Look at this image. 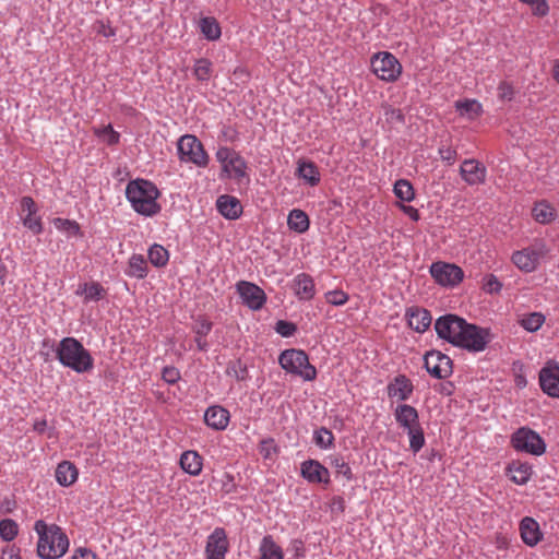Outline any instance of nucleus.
I'll return each mask as SVG.
<instances>
[{
    "instance_id": "nucleus-51",
    "label": "nucleus",
    "mask_w": 559,
    "mask_h": 559,
    "mask_svg": "<svg viewBox=\"0 0 559 559\" xmlns=\"http://www.w3.org/2000/svg\"><path fill=\"white\" fill-rule=\"evenodd\" d=\"M180 372L175 367H165L162 372V378L169 384H175L180 380Z\"/></svg>"
},
{
    "instance_id": "nucleus-63",
    "label": "nucleus",
    "mask_w": 559,
    "mask_h": 559,
    "mask_svg": "<svg viewBox=\"0 0 559 559\" xmlns=\"http://www.w3.org/2000/svg\"><path fill=\"white\" fill-rule=\"evenodd\" d=\"M518 383H519V385H520V384H525V380H524V379H521V380H519V382H518Z\"/></svg>"
},
{
    "instance_id": "nucleus-20",
    "label": "nucleus",
    "mask_w": 559,
    "mask_h": 559,
    "mask_svg": "<svg viewBox=\"0 0 559 559\" xmlns=\"http://www.w3.org/2000/svg\"><path fill=\"white\" fill-rule=\"evenodd\" d=\"M301 476L311 484H330V472L317 460H307L300 466Z\"/></svg>"
},
{
    "instance_id": "nucleus-49",
    "label": "nucleus",
    "mask_w": 559,
    "mask_h": 559,
    "mask_svg": "<svg viewBox=\"0 0 559 559\" xmlns=\"http://www.w3.org/2000/svg\"><path fill=\"white\" fill-rule=\"evenodd\" d=\"M438 152H439L440 158L443 162L448 163L449 165H452L456 160L457 152L455 148H453L450 145L440 146Z\"/></svg>"
},
{
    "instance_id": "nucleus-18",
    "label": "nucleus",
    "mask_w": 559,
    "mask_h": 559,
    "mask_svg": "<svg viewBox=\"0 0 559 559\" xmlns=\"http://www.w3.org/2000/svg\"><path fill=\"white\" fill-rule=\"evenodd\" d=\"M542 390L551 397H559V364L548 361L539 371Z\"/></svg>"
},
{
    "instance_id": "nucleus-32",
    "label": "nucleus",
    "mask_w": 559,
    "mask_h": 559,
    "mask_svg": "<svg viewBox=\"0 0 559 559\" xmlns=\"http://www.w3.org/2000/svg\"><path fill=\"white\" fill-rule=\"evenodd\" d=\"M78 478V469L76 467L68 462H61L56 468V479L57 481L64 487L72 485Z\"/></svg>"
},
{
    "instance_id": "nucleus-35",
    "label": "nucleus",
    "mask_w": 559,
    "mask_h": 559,
    "mask_svg": "<svg viewBox=\"0 0 559 559\" xmlns=\"http://www.w3.org/2000/svg\"><path fill=\"white\" fill-rule=\"evenodd\" d=\"M532 215L536 222L548 224L555 219L556 211L549 203L542 201L535 204Z\"/></svg>"
},
{
    "instance_id": "nucleus-8",
    "label": "nucleus",
    "mask_w": 559,
    "mask_h": 559,
    "mask_svg": "<svg viewBox=\"0 0 559 559\" xmlns=\"http://www.w3.org/2000/svg\"><path fill=\"white\" fill-rule=\"evenodd\" d=\"M178 153L182 162L192 163L198 167H205L209 164V155L195 135H182L178 141Z\"/></svg>"
},
{
    "instance_id": "nucleus-12",
    "label": "nucleus",
    "mask_w": 559,
    "mask_h": 559,
    "mask_svg": "<svg viewBox=\"0 0 559 559\" xmlns=\"http://www.w3.org/2000/svg\"><path fill=\"white\" fill-rule=\"evenodd\" d=\"M430 274L438 284L451 287L459 285L464 277V272L460 266L447 262L432 263Z\"/></svg>"
},
{
    "instance_id": "nucleus-28",
    "label": "nucleus",
    "mask_w": 559,
    "mask_h": 559,
    "mask_svg": "<svg viewBox=\"0 0 559 559\" xmlns=\"http://www.w3.org/2000/svg\"><path fill=\"white\" fill-rule=\"evenodd\" d=\"M181 468L191 476H198L202 472L203 457L197 451H185L180 456Z\"/></svg>"
},
{
    "instance_id": "nucleus-31",
    "label": "nucleus",
    "mask_w": 559,
    "mask_h": 559,
    "mask_svg": "<svg viewBox=\"0 0 559 559\" xmlns=\"http://www.w3.org/2000/svg\"><path fill=\"white\" fill-rule=\"evenodd\" d=\"M260 559H283L284 554L280 545L271 535H265L259 547Z\"/></svg>"
},
{
    "instance_id": "nucleus-55",
    "label": "nucleus",
    "mask_w": 559,
    "mask_h": 559,
    "mask_svg": "<svg viewBox=\"0 0 559 559\" xmlns=\"http://www.w3.org/2000/svg\"><path fill=\"white\" fill-rule=\"evenodd\" d=\"M0 559H21L20 548L15 545H7L2 549Z\"/></svg>"
},
{
    "instance_id": "nucleus-14",
    "label": "nucleus",
    "mask_w": 559,
    "mask_h": 559,
    "mask_svg": "<svg viewBox=\"0 0 559 559\" xmlns=\"http://www.w3.org/2000/svg\"><path fill=\"white\" fill-rule=\"evenodd\" d=\"M19 215L23 226L34 235L43 233L41 217L38 215V207L33 198L23 197L20 200Z\"/></svg>"
},
{
    "instance_id": "nucleus-13",
    "label": "nucleus",
    "mask_w": 559,
    "mask_h": 559,
    "mask_svg": "<svg viewBox=\"0 0 559 559\" xmlns=\"http://www.w3.org/2000/svg\"><path fill=\"white\" fill-rule=\"evenodd\" d=\"M465 322L464 319L455 314H447L436 321L435 330L440 338L455 346Z\"/></svg>"
},
{
    "instance_id": "nucleus-29",
    "label": "nucleus",
    "mask_w": 559,
    "mask_h": 559,
    "mask_svg": "<svg viewBox=\"0 0 559 559\" xmlns=\"http://www.w3.org/2000/svg\"><path fill=\"white\" fill-rule=\"evenodd\" d=\"M454 107L460 116L469 120L478 118L483 114V106L476 99H460L454 103Z\"/></svg>"
},
{
    "instance_id": "nucleus-42",
    "label": "nucleus",
    "mask_w": 559,
    "mask_h": 559,
    "mask_svg": "<svg viewBox=\"0 0 559 559\" xmlns=\"http://www.w3.org/2000/svg\"><path fill=\"white\" fill-rule=\"evenodd\" d=\"M393 191L396 198L403 202H411L415 197L413 186L405 179L397 180L394 185Z\"/></svg>"
},
{
    "instance_id": "nucleus-57",
    "label": "nucleus",
    "mask_w": 559,
    "mask_h": 559,
    "mask_svg": "<svg viewBox=\"0 0 559 559\" xmlns=\"http://www.w3.org/2000/svg\"><path fill=\"white\" fill-rule=\"evenodd\" d=\"M401 210L408 215L413 221L419 219L418 210L411 205H401Z\"/></svg>"
},
{
    "instance_id": "nucleus-17",
    "label": "nucleus",
    "mask_w": 559,
    "mask_h": 559,
    "mask_svg": "<svg viewBox=\"0 0 559 559\" xmlns=\"http://www.w3.org/2000/svg\"><path fill=\"white\" fill-rule=\"evenodd\" d=\"M237 292L242 302L252 310H259L266 301L265 293L258 285L241 281L237 284Z\"/></svg>"
},
{
    "instance_id": "nucleus-46",
    "label": "nucleus",
    "mask_w": 559,
    "mask_h": 559,
    "mask_svg": "<svg viewBox=\"0 0 559 559\" xmlns=\"http://www.w3.org/2000/svg\"><path fill=\"white\" fill-rule=\"evenodd\" d=\"M481 289L487 294H499L502 289V283L493 274H487L483 277Z\"/></svg>"
},
{
    "instance_id": "nucleus-26",
    "label": "nucleus",
    "mask_w": 559,
    "mask_h": 559,
    "mask_svg": "<svg viewBox=\"0 0 559 559\" xmlns=\"http://www.w3.org/2000/svg\"><path fill=\"white\" fill-rule=\"evenodd\" d=\"M204 420L209 427L224 430L229 423V412L221 406L209 407L205 412Z\"/></svg>"
},
{
    "instance_id": "nucleus-62",
    "label": "nucleus",
    "mask_w": 559,
    "mask_h": 559,
    "mask_svg": "<svg viewBox=\"0 0 559 559\" xmlns=\"http://www.w3.org/2000/svg\"><path fill=\"white\" fill-rule=\"evenodd\" d=\"M197 343L200 349H204V345L202 344L201 338L198 337Z\"/></svg>"
},
{
    "instance_id": "nucleus-43",
    "label": "nucleus",
    "mask_w": 559,
    "mask_h": 559,
    "mask_svg": "<svg viewBox=\"0 0 559 559\" xmlns=\"http://www.w3.org/2000/svg\"><path fill=\"white\" fill-rule=\"evenodd\" d=\"M329 464L335 469L337 475L345 477L347 480L352 479V468L340 454L331 455L329 457Z\"/></svg>"
},
{
    "instance_id": "nucleus-37",
    "label": "nucleus",
    "mask_w": 559,
    "mask_h": 559,
    "mask_svg": "<svg viewBox=\"0 0 559 559\" xmlns=\"http://www.w3.org/2000/svg\"><path fill=\"white\" fill-rule=\"evenodd\" d=\"M78 295H83L84 300L86 302L88 301H97L104 297L105 289L103 286L97 282H91V283H84L83 285H80L79 289L76 290Z\"/></svg>"
},
{
    "instance_id": "nucleus-59",
    "label": "nucleus",
    "mask_w": 559,
    "mask_h": 559,
    "mask_svg": "<svg viewBox=\"0 0 559 559\" xmlns=\"http://www.w3.org/2000/svg\"><path fill=\"white\" fill-rule=\"evenodd\" d=\"M47 426L46 420H39L34 424V429L38 432H43Z\"/></svg>"
},
{
    "instance_id": "nucleus-41",
    "label": "nucleus",
    "mask_w": 559,
    "mask_h": 559,
    "mask_svg": "<svg viewBox=\"0 0 559 559\" xmlns=\"http://www.w3.org/2000/svg\"><path fill=\"white\" fill-rule=\"evenodd\" d=\"M19 534V524L12 519L0 521V538L4 542H12Z\"/></svg>"
},
{
    "instance_id": "nucleus-54",
    "label": "nucleus",
    "mask_w": 559,
    "mask_h": 559,
    "mask_svg": "<svg viewBox=\"0 0 559 559\" xmlns=\"http://www.w3.org/2000/svg\"><path fill=\"white\" fill-rule=\"evenodd\" d=\"M228 374L235 376L238 381H243L247 379V369L241 366L240 362H235L227 369Z\"/></svg>"
},
{
    "instance_id": "nucleus-27",
    "label": "nucleus",
    "mask_w": 559,
    "mask_h": 559,
    "mask_svg": "<svg viewBox=\"0 0 559 559\" xmlns=\"http://www.w3.org/2000/svg\"><path fill=\"white\" fill-rule=\"evenodd\" d=\"M297 176L311 187L319 185L321 176L318 166L306 159H299L297 163Z\"/></svg>"
},
{
    "instance_id": "nucleus-24",
    "label": "nucleus",
    "mask_w": 559,
    "mask_h": 559,
    "mask_svg": "<svg viewBox=\"0 0 559 559\" xmlns=\"http://www.w3.org/2000/svg\"><path fill=\"white\" fill-rule=\"evenodd\" d=\"M406 317L409 328L419 333L425 332L432 320L430 312L421 308L408 309Z\"/></svg>"
},
{
    "instance_id": "nucleus-1",
    "label": "nucleus",
    "mask_w": 559,
    "mask_h": 559,
    "mask_svg": "<svg viewBox=\"0 0 559 559\" xmlns=\"http://www.w3.org/2000/svg\"><path fill=\"white\" fill-rule=\"evenodd\" d=\"M126 197L132 209L143 216H154L160 211L157 203L159 191L157 187L145 179L132 180L127 185Z\"/></svg>"
},
{
    "instance_id": "nucleus-58",
    "label": "nucleus",
    "mask_w": 559,
    "mask_h": 559,
    "mask_svg": "<svg viewBox=\"0 0 559 559\" xmlns=\"http://www.w3.org/2000/svg\"><path fill=\"white\" fill-rule=\"evenodd\" d=\"M212 329V324L207 321H203L197 332L199 336L206 335Z\"/></svg>"
},
{
    "instance_id": "nucleus-7",
    "label": "nucleus",
    "mask_w": 559,
    "mask_h": 559,
    "mask_svg": "<svg viewBox=\"0 0 559 559\" xmlns=\"http://www.w3.org/2000/svg\"><path fill=\"white\" fill-rule=\"evenodd\" d=\"M548 253L543 240H535L528 247L514 251L511 257L513 264L524 273L534 272Z\"/></svg>"
},
{
    "instance_id": "nucleus-21",
    "label": "nucleus",
    "mask_w": 559,
    "mask_h": 559,
    "mask_svg": "<svg viewBox=\"0 0 559 559\" xmlns=\"http://www.w3.org/2000/svg\"><path fill=\"white\" fill-rule=\"evenodd\" d=\"M460 175L467 185L476 186L485 182L487 169L476 159H465L460 167Z\"/></svg>"
},
{
    "instance_id": "nucleus-50",
    "label": "nucleus",
    "mask_w": 559,
    "mask_h": 559,
    "mask_svg": "<svg viewBox=\"0 0 559 559\" xmlns=\"http://www.w3.org/2000/svg\"><path fill=\"white\" fill-rule=\"evenodd\" d=\"M523 3L528 4L533 13L536 15H546L548 12V5L545 0H520Z\"/></svg>"
},
{
    "instance_id": "nucleus-11",
    "label": "nucleus",
    "mask_w": 559,
    "mask_h": 559,
    "mask_svg": "<svg viewBox=\"0 0 559 559\" xmlns=\"http://www.w3.org/2000/svg\"><path fill=\"white\" fill-rule=\"evenodd\" d=\"M489 342L490 335L487 330L465 322L455 346L477 353L483 352Z\"/></svg>"
},
{
    "instance_id": "nucleus-44",
    "label": "nucleus",
    "mask_w": 559,
    "mask_h": 559,
    "mask_svg": "<svg viewBox=\"0 0 559 559\" xmlns=\"http://www.w3.org/2000/svg\"><path fill=\"white\" fill-rule=\"evenodd\" d=\"M53 226L61 233H64L67 236H78L80 234V225L75 221H70L67 218L57 217L52 221Z\"/></svg>"
},
{
    "instance_id": "nucleus-15",
    "label": "nucleus",
    "mask_w": 559,
    "mask_h": 559,
    "mask_svg": "<svg viewBox=\"0 0 559 559\" xmlns=\"http://www.w3.org/2000/svg\"><path fill=\"white\" fill-rule=\"evenodd\" d=\"M425 368L437 379H445L453 371L451 358L439 350H430L425 355Z\"/></svg>"
},
{
    "instance_id": "nucleus-25",
    "label": "nucleus",
    "mask_w": 559,
    "mask_h": 559,
    "mask_svg": "<svg viewBox=\"0 0 559 559\" xmlns=\"http://www.w3.org/2000/svg\"><path fill=\"white\" fill-rule=\"evenodd\" d=\"M218 212L228 219H236L242 213L239 200L231 195H221L216 202Z\"/></svg>"
},
{
    "instance_id": "nucleus-9",
    "label": "nucleus",
    "mask_w": 559,
    "mask_h": 559,
    "mask_svg": "<svg viewBox=\"0 0 559 559\" xmlns=\"http://www.w3.org/2000/svg\"><path fill=\"white\" fill-rule=\"evenodd\" d=\"M372 72L382 81L394 82L402 73L400 61L388 51L378 52L371 58Z\"/></svg>"
},
{
    "instance_id": "nucleus-60",
    "label": "nucleus",
    "mask_w": 559,
    "mask_h": 559,
    "mask_svg": "<svg viewBox=\"0 0 559 559\" xmlns=\"http://www.w3.org/2000/svg\"><path fill=\"white\" fill-rule=\"evenodd\" d=\"M100 26L103 29H99L98 32L102 33L104 36L109 37V36L115 35V32L112 28H110V27L105 28L103 23L100 24Z\"/></svg>"
},
{
    "instance_id": "nucleus-19",
    "label": "nucleus",
    "mask_w": 559,
    "mask_h": 559,
    "mask_svg": "<svg viewBox=\"0 0 559 559\" xmlns=\"http://www.w3.org/2000/svg\"><path fill=\"white\" fill-rule=\"evenodd\" d=\"M414 392L413 382L404 374L394 377L386 385L388 397L392 402H405Z\"/></svg>"
},
{
    "instance_id": "nucleus-23",
    "label": "nucleus",
    "mask_w": 559,
    "mask_h": 559,
    "mask_svg": "<svg viewBox=\"0 0 559 559\" xmlns=\"http://www.w3.org/2000/svg\"><path fill=\"white\" fill-rule=\"evenodd\" d=\"M293 290L300 300H310L316 294V286L313 278L306 274L300 273L293 280Z\"/></svg>"
},
{
    "instance_id": "nucleus-2",
    "label": "nucleus",
    "mask_w": 559,
    "mask_h": 559,
    "mask_svg": "<svg viewBox=\"0 0 559 559\" xmlns=\"http://www.w3.org/2000/svg\"><path fill=\"white\" fill-rule=\"evenodd\" d=\"M34 530L38 534L37 554L43 559H58L69 548L68 536L56 525H47L44 521H36Z\"/></svg>"
},
{
    "instance_id": "nucleus-10",
    "label": "nucleus",
    "mask_w": 559,
    "mask_h": 559,
    "mask_svg": "<svg viewBox=\"0 0 559 559\" xmlns=\"http://www.w3.org/2000/svg\"><path fill=\"white\" fill-rule=\"evenodd\" d=\"M512 447L516 451L526 452L533 455H542L546 451V444L542 437L534 430L522 427L511 438Z\"/></svg>"
},
{
    "instance_id": "nucleus-33",
    "label": "nucleus",
    "mask_w": 559,
    "mask_h": 559,
    "mask_svg": "<svg viewBox=\"0 0 559 559\" xmlns=\"http://www.w3.org/2000/svg\"><path fill=\"white\" fill-rule=\"evenodd\" d=\"M126 274L139 280L147 275V263L142 254H132L130 257Z\"/></svg>"
},
{
    "instance_id": "nucleus-6",
    "label": "nucleus",
    "mask_w": 559,
    "mask_h": 559,
    "mask_svg": "<svg viewBox=\"0 0 559 559\" xmlns=\"http://www.w3.org/2000/svg\"><path fill=\"white\" fill-rule=\"evenodd\" d=\"M278 362L287 372L297 374L306 381L317 377L316 368L309 362L307 354L301 349H286L278 358Z\"/></svg>"
},
{
    "instance_id": "nucleus-36",
    "label": "nucleus",
    "mask_w": 559,
    "mask_h": 559,
    "mask_svg": "<svg viewBox=\"0 0 559 559\" xmlns=\"http://www.w3.org/2000/svg\"><path fill=\"white\" fill-rule=\"evenodd\" d=\"M546 321V317L542 312H531L523 314L518 323L527 332L538 331Z\"/></svg>"
},
{
    "instance_id": "nucleus-56",
    "label": "nucleus",
    "mask_w": 559,
    "mask_h": 559,
    "mask_svg": "<svg viewBox=\"0 0 559 559\" xmlns=\"http://www.w3.org/2000/svg\"><path fill=\"white\" fill-rule=\"evenodd\" d=\"M72 559H97V558H96V555L92 550L86 549V548H78L74 551Z\"/></svg>"
},
{
    "instance_id": "nucleus-3",
    "label": "nucleus",
    "mask_w": 559,
    "mask_h": 559,
    "mask_svg": "<svg viewBox=\"0 0 559 559\" xmlns=\"http://www.w3.org/2000/svg\"><path fill=\"white\" fill-rule=\"evenodd\" d=\"M56 355L62 366L78 373H86L94 368L92 355L74 337L62 338L56 348Z\"/></svg>"
},
{
    "instance_id": "nucleus-4",
    "label": "nucleus",
    "mask_w": 559,
    "mask_h": 559,
    "mask_svg": "<svg viewBox=\"0 0 559 559\" xmlns=\"http://www.w3.org/2000/svg\"><path fill=\"white\" fill-rule=\"evenodd\" d=\"M396 424L405 430L409 438V448L414 453L425 445L424 429L419 423L418 411L408 404L400 403L393 412Z\"/></svg>"
},
{
    "instance_id": "nucleus-38",
    "label": "nucleus",
    "mask_w": 559,
    "mask_h": 559,
    "mask_svg": "<svg viewBox=\"0 0 559 559\" xmlns=\"http://www.w3.org/2000/svg\"><path fill=\"white\" fill-rule=\"evenodd\" d=\"M200 31L209 40H216L221 37V26L214 17H203L200 21Z\"/></svg>"
},
{
    "instance_id": "nucleus-48",
    "label": "nucleus",
    "mask_w": 559,
    "mask_h": 559,
    "mask_svg": "<svg viewBox=\"0 0 559 559\" xmlns=\"http://www.w3.org/2000/svg\"><path fill=\"white\" fill-rule=\"evenodd\" d=\"M325 299L333 306H343L348 300V295L343 290H331L325 294Z\"/></svg>"
},
{
    "instance_id": "nucleus-53",
    "label": "nucleus",
    "mask_w": 559,
    "mask_h": 559,
    "mask_svg": "<svg viewBox=\"0 0 559 559\" xmlns=\"http://www.w3.org/2000/svg\"><path fill=\"white\" fill-rule=\"evenodd\" d=\"M498 96L502 100H511L514 96V90L508 82H501L498 86Z\"/></svg>"
},
{
    "instance_id": "nucleus-52",
    "label": "nucleus",
    "mask_w": 559,
    "mask_h": 559,
    "mask_svg": "<svg viewBox=\"0 0 559 559\" xmlns=\"http://www.w3.org/2000/svg\"><path fill=\"white\" fill-rule=\"evenodd\" d=\"M275 330L282 336L289 337V336H292L295 333L296 326H295L294 323H290V322H287V321H284V320H280L276 323Z\"/></svg>"
},
{
    "instance_id": "nucleus-61",
    "label": "nucleus",
    "mask_w": 559,
    "mask_h": 559,
    "mask_svg": "<svg viewBox=\"0 0 559 559\" xmlns=\"http://www.w3.org/2000/svg\"><path fill=\"white\" fill-rule=\"evenodd\" d=\"M552 72H554V79L559 84V59L555 61Z\"/></svg>"
},
{
    "instance_id": "nucleus-16",
    "label": "nucleus",
    "mask_w": 559,
    "mask_h": 559,
    "mask_svg": "<svg viewBox=\"0 0 559 559\" xmlns=\"http://www.w3.org/2000/svg\"><path fill=\"white\" fill-rule=\"evenodd\" d=\"M230 545L227 533L223 527H216L207 536L205 545V559H226Z\"/></svg>"
},
{
    "instance_id": "nucleus-30",
    "label": "nucleus",
    "mask_w": 559,
    "mask_h": 559,
    "mask_svg": "<svg viewBox=\"0 0 559 559\" xmlns=\"http://www.w3.org/2000/svg\"><path fill=\"white\" fill-rule=\"evenodd\" d=\"M510 479L516 485L526 484L532 476V466L527 463L512 462L508 467Z\"/></svg>"
},
{
    "instance_id": "nucleus-34",
    "label": "nucleus",
    "mask_w": 559,
    "mask_h": 559,
    "mask_svg": "<svg viewBox=\"0 0 559 559\" xmlns=\"http://www.w3.org/2000/svg\"><path fill=\"white\" fill-rule=\"evenodd\" d=\"M287 224L292 230L302 234L309 229L310 222L304 211L295 209L288 214Z\"/></svg>"
},
{
    "instance_id": "nucleus-5",
    "label": "nucleus",
    "mask_w": 559,
    "mask_h": 559,
    "mask_svg": "<svg viewBox=\"0 0 559 559\" xmlns=\"http://www.w3.org/2000/svg\"><path fill=\"white\" fill-rule=\"evenodd\" d=\"M216 159L222 165L221 179L228 178L237 183L249 181L247 162L235 150L222 146L216 152Z\"/></svg>"
},
{
    "instance_id": "nucleus-22",
    "label": "nucleus",
    "mask_w": 559,
    "mask_h": 559,
    "mask_svg": "<svg viewBox=\"0 0 559 559\" xmlns=\"http://www.w3.org/2000/svg\"><path fill=\"white\" fill-rule=\"evenodd\" d=\"M519 530L523 543L530 547L536 546L543 539L538 522L531 516L521 520Z\"/></svg>"
},
{
    "instance_id": "nucleus-45",
    "label": "nucleus",
    "mask_w": 559,
    "mask_h": 559,
    "mask_svg": "<svg viewBox=\"0 0 559 559\" xmlns=\"http://www.w3.org/2000/svg\"><path fill=\"white\" fill-rule=\"evenodd\" d=\"M212 72V62L209 59L201 58L195 61L193 74L198 81H209Z\"/></svg>"
},
{
    "instance_id": "nucleus-47",
    "label": "nucleus",
    "mask_w": 559,
    "mask_h": 559,
    "mask_svg": "<svg viewBox=\"0 0 559 559\" xmlns=\"http://www.w3.org/2000/svg\"><path fill=\"white\" fill-rule=\"evenodd\" d=\"M334 436L326 428H320L314 432V442L321 449H328L333 444Z\"/></svg>"
},
{
    "instance_id": "nucleus-40",
    "label": "nucleus",
    "mask_w": 559,
    "mask_h": 559,
    "mask_svg": "<svg viewBox=\"0 0 559 559\" xmlns=\"http://www.w3.org/2000/svg\"><path fill=\"white\" fill-rule=\"evenodd\" d=\"M148 260L154 266L162 267L167 264L169 253L163 246L155 243L148 249Z\"/></svg>"
},
{
    "instance_id": "nucleus-39",
    "label": "nucleus",
    "mask_w": 559,
    "mask_h": 559,
    "mask_svg": "<svg viewBox=\"0 0 559 559\" xmlns=\"http://www.w3.org/2000/svg\"><path fill=\"white\" fill-rule=\"evenodd\" d=\"M93 131L98 140L107 145L111 146L119 143L120 134L114 130L111 124L94 128Z\"/></svg>"
}]
</instances>
